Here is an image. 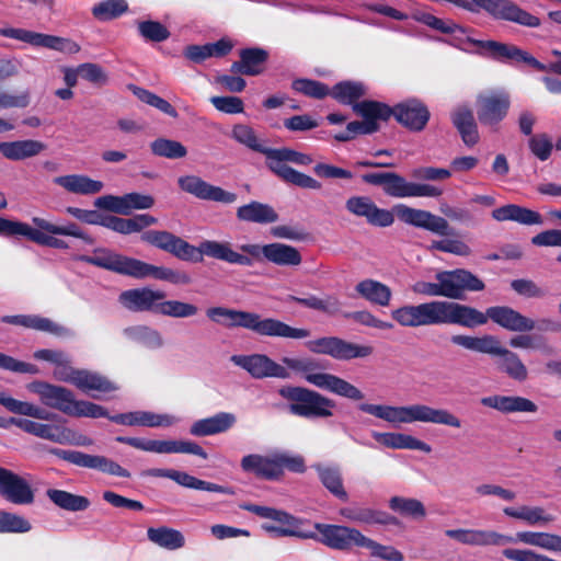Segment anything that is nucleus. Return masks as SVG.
I'll return each instance as SVG.
<instances>
[{"label":"nucleus","mask_w":561,"mask_h":561,"mask_svg":"<svg viewBox=\"0 0 561 561\" xmlns=\"http://www.w3.org/2000/svg\"><path fill=\"white\" fill-rule=\"evenodd\" d=\"M391 318L402 327L419 328L436 324H458L474 328L486 323L481 311L458 302L432 300L393 309Z\"/></svg>","instance_id":"f257e3e1"},{"label":"nucleus","mask_w":561,"mask_h":561,"mask_svg":"<svg viewBox=\"0 0 561 561\" xmlns=\"http://www.w3.org/2000/svg\"><path fill=\"white\" fill-rule=\"evenodd\" d=\"M32 222L36 228L31 227L26 222L0 217V236L25 237L36 244L60 250L68 249L69 244L55 236L79 238L88 244L94 242L93 238L87 234L77 224L71 221L57 225L41 217H33Z\"/></svg>","instance_id":"f03ea898"},{"label":"nucleus","mask_w":561,"mask_h":561,"mask_svg":"<svg viewBox=\"0 0 561 561\" xmlns=\"http://www.w3.org/2000/svg\"><path fill=\"white\" fill-rule=\"evenodd\" d=\"M445 535L466 546H503L505 543L520 542L540 548L546 551L561 552V536L545 531H518L515 538L495 530L457 528L447 529Z\"/></svg>","instance_id":"7ed1b4c3"},{"label":"nucleus","mask_w":561,"mask_h":561,"mask_svg":"<svg viewBox=\"0 0 561 561\" xmlns=\"http://www.w3.org/2000/svg\"><path fill=\"white\" fill-rule=\"evenodd\" d=\"M206 316L210 321L226 328H243L265 336L305 339L310 335L307 329L293 328L273 318L262 319L254 312L210 307L206 310Z\"/></svg>","instance_id":"20e7f679"},{"label":"nucleus","mask_w":561,"mask_h":561,"mask_svg":"<svg viewBox=\"0 0 561 561\" xmlns=\"http://www.w3.org/2000/svg\"><path fill=\"white\" fill-rule=\"evenodd\" d=\"M359 410L394 426L414 422L447 425L456 428L461 426V421L448 410L435 409L421 403L410 405L362 403Z\"/></svg>","instance_id":"39448f33"},{"label":"nucleus","mask_w":561,"mask_h":561,"mask_svg":"<svg viewBox=\"0 0 561 561\" xmlns=\"http://www.w3.org/2000/svg\"><path fill=\"white\" fill-rule=\"evenodd\" d=\"M27 390L38 396L41 402L60 412L76 417H107V411L93 402L76 400L71 390L45 381H33Z\"/></svg>","instance_id":"423d86ee"},{"label":"nucleus","mask_w":561,"mask_h":561,"mask_svg":"<svg viewBox=\"0 0 561 561\" xmlns=\"http://www.w3.org/2000/svg\"><path fill=\"white\" fill-rule=\"evenodd\" d=\"M167 252L183 261L201 262L203 260V255H206L229 264H251L248 256L239 254V252L232 249V244L227 241L204 240L196 248L173 234Z\"/></svg>","instance_id":"0eeeda50"},{"label":"nucleus","mask_w":561,"mask_h":561,"mask_svg":"<svg viewBox=\"0 0 561 561\" xmlns=\"http://www.w3.org/2000/svg\"><path fill=\"white\" fill-rule=\"evenodd\" d=\"M282 363L288 371L301 373L309 383L320 389L355 401L364 398V393L348 381L329 373H316L317 363L311 358L283 357Z\"/></svg>","instance_id":"6e6552de"},{"label":"nucleus","mask_w":561,"mask_h":561,"mask_svg":"<svg viewBox=\"0 0 561 561\" xmlns=\"http://www.w3.org/2000/svg\"><path fill=\"white\" fill-rule=\"evenodd\" d=\"M280 394L290 401V413L307 417H329L332 415L334 402L322 394L301 387L280 389Z\"/></svg>","instance_id":"1a4fd4ad"},{"label":"nucleus","mask_w":561,"mask_h":561,"mask_svg":"<svg viewBox=\"0 0 561 561\" xmlns=\"http://www.w3.org/2000/svg\"><path fill=\"white\" fill-rule=\"evenodd\" d=\"M462 9L479 12L481 9L496 19L512 21L525 26L536 27L540 24L537 16L519 9L508 0H463Z\"/></svg>","instance_id":"9d476101"},{"label":"nucleus","mask_w":561,"mask_h":561,"mask_svg":"<svg viewBox=\"0 0 561 561\" xmlns=\"http://www.w3.org/2000/svg\"><path fill=\"white\" fill-rule=\"evenodd\" d=\"M307 348L314 354H323L337 360L364 358L373 354L370 345L347 342L336 336H324L306 343Z\"/></svg>","instance_id":"9b49d317"},{"label":"nucleus","mask_w":561,"mask_h":561,"mask_svg":"<svg viewBox=\"0 0 561 561\" xmlns=\"http://www.w3.org/2000/svg\"><path fill=\"white\" fill-rule=\"evenodd\" d=\"M0 35L27 43L35 47H45L68 55L77 54L80 50V46L69 38L37 33L25 28H1Z\"/></svg>","instance_id":"f8f14e48"},{"label":"nucleus","mask_w":561,"mask_h":561,"mask_svg":"<svg viewBox=\"0 0 561 561\" xmlns=\"http://www.w3.org/2000/svg\"><path fill=\"white\" fill-rule=\"evenodd\" d=\"M230 362L245 370L254 379L279 378L287 379L290 373L280 364L265 354L232 355Z\"/></svg>","instance_id":"ddd939ff"},{"label":"nucleus","mask_w":561,"mask_h":561,"mask_svg":"<svg viewBox=\"0 0 561 561\" xmlns=\"http://www.w3.org/2000/svg\"><path fill=\"white\" fill-rule=\"evenodd\" d=\"M511 106L510 94L503 90L481 93L477 98V115L482 125L495 127L505 118Z\"/></svg>","instance_id":"4468645a"},{"label":"nucleus","mask_w":561,"mask_h":561,"mask_svg":"<svg viewBox=\"0 0 561 561\" xmlns=\"http://www.w3.org/2000/svg\"><path fill=\"white\" fill-rule=\"evenodd\" d=\"M435 278L439 282L442 297L449 299L462 298L465 290L479 291L484 288V284L478 277L461 268L439 272Z\"/></svg>","instance_id":"2eb2a0df"},{"label":"nucleus","mask_w":561,"mask_h":561,"mask_svg":"<svg viewBox=\"0 0 561 561\" xmlns=\"http://www.w3.org/2000/svg\"><path fill=\"white\" fill-rule=\"evenodd\" d=\"M262 153L266 157V164L271 171L283 181L302 188H321L319 181L287 165V159H285V153L282 148L272 149L266 147Z\"/></svg>","instance_id":"dca6fc26"},{"label":"nucleus","mask_w":561,"mask_h":561,"mask_svg":"<svg viewBox=\"0 0 561 561\" xmlns=\"http://www.w3.org/2000/svg\"><path fill=\"white\" fill-rule=\"evenodd\" d=\"M262 153L266 157V164L271 171L283 181L302 188H321L319 181L287 165V159H285V153L282 148L272 149L266 147Z\"/></svg>","instance_id":"f3484780"},{"label":"nucleus","mask_w":561,"mask_h":561,"mask_svg":"<svg viewBox=\"0 0 561 561\" xmlns=\"http://www.w3.org/2000/svg\"><path fill=\"white\" fill-rule=\"evenodd\" d=\"M53 455L72 463L78 467L82 468H89V469H96L102 472L116 476V477H123V478H129L130 473L128 470L123 468L117 462L113 461L112 459H108L104 456H98V455H89L82 451L78 450H64L58 448H51L49 450Z\"/></svg>","instance_id":"a211bd4d"},{"label":"nucleus","mask_w":561,"mask_h":561,"mask_svg":"<svg viewBox=\"0 0 561 561\" xmlns=\"http://www.w3.org/2000/svg\"><path fill=\"white\" fill-rule=\"evenodd\" d=\"M353 107L363 117V121L347 124L346 129L351 133L352 137L375 133L379 128L378 122L387 121L391 116L389 106L375 101H363L356 103Z\"/></svg>","instance_id":"6ab92c4d"},{"label":"nucleus","mask_w":561,"mask_h":561,"mask_svg":"<svg viewBox=\"0 0 561 561\" xmlns=\"http://www.w3.org/2000/svg\"><path fill=\"white\" fill-rule=\"evenodd\" d=\"M393 210L398 218L408 225L428 230L438 236L450 234L448 221L431 211L412 208L403 204L397 205Z\"/></svg>","instance_id":"aec40b11"},{"label":"nucleus","mask_w":561,"mask_h":561,"mask_svg":"<svg viewBox=\"0 0 561 561\" xmlns=\"http://www.w3.org/2000/svg\"><path fill=\"white\" fill-rule=\"evenodd\" d=\"M0 495L14 505H31L35 492L31 484L18 473L0 467Z\"/></svg>","instance_id":"412c9836"},{"label":"nucleus","mask_w":561,"mask_h":561,"mask_svg":"<svg viewBox=\"0 0 561 561\" xmlns=\"http://www.w3.org/2000/svg\"><path fill=\"white\" fill-rule=\"evenodd\" d=\"M182 191L203 201H211L222 204H232L237 201V194L215 186L196 175H184L178 180Z\"/></svg>","instance_id":"4be33fe9"},{"label":"nucleus","mask_w":561,"mask_h":561,"mask_svg":"<svg viewBox=\"0 0 561 561\" xmlns=\"http://www.w3.org/2000/svg\"><path fill=\"white\" fill-rule=\"evenodd\" d=\"M165 297L167 294L163 290L142 287L123 291L118 300L130 311H149L160 314L161 304Z\"/></svg>","instance_id":"5701e85b"},{"label":"nucleus","mask_w":561,"mask_h":561,"mask_svg":"<svg viewBox=\"0 0 561 561\" xmlns=\"http://www.w3.org/2000/svg\"><path fill=\"white\" fill-rule=\"evenodd\" d=\"M321 535L320 541L337 550H350L353 547H362L365 535L356 528L340 525L316 524Z\"/></svg>","instance_id":"b1692460"},{"label":"nucleus","mask_w":561,"mask_h":561,"mask_svg":"<svg viewBox=\"0 0 561 561\" xmlns=\"http://www.w3.org/2000/svg\"><path fill=\"white\" fill-rule=\"evenodd\" d=\"M348 213L356 217H363L366 221L376 227H389L393 224L392 211L379 208L368 196H352L345 203Z\"/></svg>","instance_id":"393cba45"},{"label":"nucleus","mask_w":561,"mask_h":561,"mask_svg":"<svg viewBox=\"0 0 561 561\" xmlns=\"http://www.w3.org/2000/svg\"><path fill=\"white\" fill-rule=\"evenodd\" d=\"M10 423L23 432L56 444L72 443L73 432L60 424L39 423L28 419L12 417Z\"/></svg>","instance_id":"a878e982"},{"label":"nucleus","mask_w":561,"mask_h":561,"mask_svg":"<svg viewBox=\"0 0 561 561\" xmlns=\"http://www.w3.org/2000/svg\"><path fill=\"white\" fill-rule=\"evenodd\" d=\"M390 111L400 124L413 131L423 130L430 119L427 106L417 99L403 101Z\"/></svg>","instance_id":"bb28decb"},{"label":"nucleus","mask_w":561,"mask_h":561,"mask_svg":"<svg viewBox=\"0 0 561 561\" xmlns=\"http://www.w3.org/2000/svg\"><path fill=\"white\" fill-rule=\"evenodd\" d=\"M481 313L486 320L491 319L494 323L512 332H530L536 328L535 320L506 306L490 307L485 313Z\"/></svg>","instance_id":"cd10ccee"},{"label":"nucleus","mask_w":561,"mask_h":561,"mask_svg":"<svg viewBox=\"0 0 561 561\" xmlns=\"http://www.w3.org/2000/svg\"><path fill=\"white\" fill-rule=\"evenodd\" d=\"M78 261L130 276L133 257L115 253L105 248L93 250L91 255H78Z\"/></svg>","instance_id":"c85d7f7f"},{"label":"nucleus","mask_w":561,"mask_h":561,"mask_svg":"<svg viewBox=\"0 0 561 561\" xmlns=\"http://www.w3.org/2000/svg\"><path fill=\"white\" fill-rule=\"evenodd\" d=\"M110 420L122 425L147 427H170L180 422V419L175 415L150 411L121 413L110 416Z\"/></svg>","instance_id":"c756f323"},{"label":"nucleus","mask_w":561,"mask_h":561,"mask_svg":"<svg viewBox=\"0 0 561 561\" xmlns=\"http://www.w3.org/2000/svg\"><path fill=\"white\" fill-rule=\"evenodd\" d=\"M244 472L252 473L257 478L268 481L280 479V470L277 463V451L264 456L260 454H249L242 457L240 462Z\"/></svg>","instance_id":"7c9ffc66"},{"label":"nucleus","mask_w":561,"mask_h":561,"mask_svg":"<svg viewBox=\"0 0 561 561\" xmlns=\"http://www.w3.org/2000/svg\"><path fill=\"white\" fill-rule=\"evenodd\" d=\"M130 276L135 278L152 277L174 285H187L191 283V277L185 272L151 265L137 259L133 261Z\"/></svg>","instance_id":"2f4dec72"},{"label":"nucleus","mask_w":561,"mask_h":561,"mask_svg":"<svg viewBox=\"0 0 561 561\" xmlns=\"http://www.w3.org/2000/svg\"><path fill=\"white\" fill-rule=\"evenodd\" d=\"M365 183L382 186L383 192L396 198L410 197L411 182L393 172H373L362 176Z\"/></svg>","instance_id":"473e14b6"},{"label":"nucleus","mask_w":561,"mask_h":561,"mask_svg":"<svg viewBox=\"0 0 561 561\" xmlns=\"http://www.w3.org/2000/svg\"><path fill=\"white\" fill-rule=\"evenodd\" d=\"M491 355L497 357L495 362L496 368L511 379L522 382L528 378L527 367L522 362L519 355L501 346L499 340L496 341Z\"/></svg>","instance_id":"72a5a7b5"},{"label":"nucleus","mask_w":561,"mask_h":561,"mask_svg":"<svg viewBox=\"0 0 561 561\" xmlns=\"http://www.w3.org/2000/svg\"><path fill=\"white\" fill-rule=\"evenodd\" d=\"M237 423V416L230 412H218L211 416L195 421L190 433L196 437L213 436L228 432Z\"/></svg>","instance_id":"f704fd0d"},{"label":"nucleus","mask_w":561,"mask_h":561,"mask_svg":"<svg viewBox=\"0 0 561 561\" xmlns=\"http://www.w3.org/2000/svg\"><path fill=\"white\" fill-rule=\"evenodd\" d=\"M144 451L156 454H191L207 459V453L193 440L145 439Z\"/></svg>","instance_id":"c9c22d12"},{"label":"nucleus","mask_w":561,"mask_h":561,"mask_svg":"<svg viewBox=\"0 0 561 561\" xmlns=\"http://www.w3.org/2000/svg\"><path fill=\"white\" fill-rule=\"evenodd\" d=\"M158 219L149 214H139L131 218H122L116 216H104L100 226L111 229L122 234L140 232L145 228L153 226Z\"/></svg>","instance_id":"e433bc0d"},{"label":"nucleus","mask_w":561,"mask_h":561,"mask_svg":"<svg viewBox=\"0 0 561 561\" xmlns=\"http://www.w3.org/2000/svg\"><path fill=\"white\" fill-rule=\"evenodd\" d=\"M240 60L231 65V72L244 76H257L263 72L264 65L268 59V51L260 48H244L239 53Z\"/></svg>","instance_id":"4c0bfd02"},{"label":"nucleus","mask_w":561,"mask_h":561,"mask_svg":"<svg viewBox=\"0 0 561 561\" xmlns=\"http://www.w3.org/2000/svg\"><path fill=\"white\" fill-rule=\"evenodd\" d=\"M53 181L68 193L77 195H94L104 187L103 182L93 180L84 174L56 176Z\"/></svg>","instance_id":"58836bf2"},{"label":"nucleus","mask_w":561,"mask_h":561,"mask_svg":"<svg viewBox=\"0 0 561 561\" xmlns=\"http://www.w3.org/2000/svg\"><path fill=\"white\" fill-rule=\"evenodd\" d=\"M481 404L495 409L502 413L537 411V405L527 398L518 396H490L481 399Z\"/></svg>","instance_id":"ea45409f"},{"label":"nucleus","mask_w":561,"mask_h":561,"mask_svg":"<svg viewBox=\"0 0 561 561\" xmlns=\"http://www.w3.org/2000/svg\"><path fill=\"white\" fill-rule=\"evenodd\" d=\"M356 294L371 305L388 307L392 298L390 287L379 280L365 278L355 286Z\"/></svg>","instance_id":"a19ab883"},{"label":"nucleus","mask_w":561,"mask_h":561,"mask_svg":"<svg viewBox=\"0 0 561 561\" xmlns=\"http://www.w3.org/2000/svg\"><path fill=\"white\" fill-rule=\"evenodd\" d=\"M373 437L383 445L385 447L392 449H410L420 450L423 453H431L432 447L425 442L408 434L403 433H379L373 432Z\"/></svg>","instance_id":"79ce46f5"},{"label":"nucleus","mask_w":561,"mask_h":561,"mask_svg":"<svg viewBox=\"0 0 561 561\" xmlns=\"http://www.w3.org/2000/svg\"><path fill=\"white\" fill-rule=\"evenodd\" d=\"M45 148V144L33 139L0 142V153L12 161L35 157L44 151Z\"/></svg>","instance_id":"37998d69"},{"label":"nucleus","mask_w":561,"mask_h":561,"mask_svg":"<svg viewBox=\"0 0 561 561\" xmlns=\"http://www.w3.org/2000/svg\"><path fill=\"white\" fill-rule=\"evenodd\" d=\"M503 513L505 516L522 520L529 526L542 527L551 524L554 520V517L547 513L542 506H507L503 508Z\"/></svg>","instance_id":"c03bdc74"},{"label":"nucleus","mask_w":561,"mask_h":561,"mask_svg":"<svg viewBox=\"0 0 561 561\" xmlns=\"http://www.w3.org/2000/svg\"><path fill=\"white\" fill-rule=\"evenodd\" d=\"M1 321L36 331L48 332L55 335H64L67 331L66 328L55 323L50 319L36 314L4 316Z\"/></svg>","instance_id":"a18cd8bd"},{"label":"nucleus","mask_w":561,"mask_h":561,"mask_svg":"<svg viewBox=\"0 0 561 561\" xmlns=\"http://www.w3.org/2000/svg\"><path fill=\"white\" fill-rule=\"evenodd\" d=\"M340 515L350 522L367 525H389L396 523V518L389 514L363 506L342 507Z\"/></svg>","instance_id":"49530a36"},{"label":"nucleus","mask_w":561,"mask_h":561,"mask_svg":"<svg viewBox=\"0 0 561 561\" xmlns=\"http://www.w3.org/2000/svg\"><path fill=\"white\" fill-rule=\"evenodd\" d=\"M478 55L494 59L500 62L518 64L522 49L514 45H508L495 41H482L478 43Z\"/></svg>","instance_id":"de8ad7c7"},{"label":"nucleus","mask_w":561,"mask_h":561,"mask_svg":"<svg viewBox=\"0 0 561 561\" xmlns=\"http://www.w3.org/2000/svg\"><path fill=\"white\" fill-rule=\"evenodd\" d=\"M237 218L240 221L266 225L276 222L278 215L272 206L253 201L237 209Z\"/></svg>","instance_id":"09e8293b"},{"label":"nucleus","mask_w":561,"mask_h":561,"mask_svg":"<svg viewBox=\"0 0 561 561\" xmlns=\"http://www.w3.org/2000/svg\"><path fill=\"white\" fill-rule=\"evenodd\" d=\"M451 121L468 147H472L479 141L478 127L471 110L457 107L451 114Z\"/></svg>","instance_id":"8fccbe9b"},{"label":"nucleus","mask_w":561,"mask_h":561,"mask_svg":"<svg viewBox=\"0 0 561 561\" xmlns=\"http://www.w3.org/2000/svg\"><path fill=\"white\" fill-rule=\"evenodd\" d=\"M0 404L3 405L8 411L15 414H21L45 421L56 419V415L54 413L48 412L45 409L35 405L31 402L16 400L12 397H9L4 392H0Z\"/></svg>","instance_id":"3c124183"},{"label":"nucleus","mask_w":561,"mask_h":561,"mask_svg":"<svg viewBox=\"0 0 561 561\" xmlns=\"http://www.w3.org/2000/svg\"><path fill=\"white\" fill-rule=\"evenodd\" d=\"M71 385L85 393H91L92 391L110 392L116 389L105 377L85 369H79L78 373H76Z\"/></svg>","instance_id":"603ef678"},{"label":"nucleus","mask_w":561,"mask_h":561,"mask_svg":"<svg viewBox=\"0 0 561 561\" xmlns=\"http://www.w3.org/2000/svg\"><path fill=\"white\" fill-rule=\"evenodd\" d=\"M46 496L57 507L68 512H82L91 505L88 497L59 489H48Z\"/></svg>","instance_id":"864d4df0"},{"label":"nucleus","mask_w":561,"mask_h":561,"mask_svg":"<svg viewBox=\"0 0 561 561\" xmlns=\"http://www.w3.org/2000/svg\"><path fill=\"white\" fill-rule=\"evenodd\" d=\"M285 516L287 518H282L280 519H273L274 522L278 523V524H287V528H280L279 525H273V524H268V523H265L262 525V528L273 535L274 537H287V536H290V537H297V538H302V539H310V538H316V534L312 533V531H306V530H301L299 528V519L296 518L295 516L288 514L285 512Z\"/></svg>","instance_id":"5fc2aeb1"},{"label":"nucleus","mask_w":561,"mask_h":561,"mask_svg":"<svg viewBox=\"0 0 561 561\" xmlns=\"http://www.w3.org/2000/svg\"><path fill=\"white\" fill-rule=\"evenodd\" d=\"M124 335L149 350H158L163 346L160 332L148 325H133L124 329Z\"/></svg>","instance_id":"6e6d98bb"},{"label":"nucleus","mask_w":561,"mask_h":561,"mask_svg":"<svg viewBox=\"0 0 561 561\" xmlns=\"http://www.w3.org/2000/svg\"><path fill=\"white\" fill-rule=\"evenodd\" d=\"M319 479L323 486L335 497L347 501L348 494L344 489L342 473L337 467L316 466Z\"/></svg>","instance_id":"4d7b16f0"},{"label":"nucleus","mask_w":561,"mask_h":561,"mask_svg":"<svg viewBox=\"0 0 561 561\" xmlns=\"http://www.w3.org/2000/svg\"><path fill=\"white\" fill-rule=\"evenodd\" d=\"M147 537L151 542L168 550H176L185 545V538L181 531L165 526L149 528Z\"/></svg>","instance_id":"13d9d810"},{"label":"nucleus","mask_w":561,"mask_h":561,"mask_svg":"<svg viewBox=\"0 0 561 561\" xmlns=\"http://www.w3.org/2000/svg\"><path fill=\"white\" fill-rule=\"evenodd\" d=\"M299 251L285 243H270L267 261L282 266H297L301 263Z\"/></svg>","instance_id":"bf43d9fd"},{"label":"nucleus","mask_w":561,"mask_h":561,"mask_svg":"<svg viewBox=\"0 0 561 561\" xmlns=\"http://www.w3.org/2000/svg\"><path fill=\"white\" fill-rule=\"evenodd\" d=\"M366 93V88L362 82L343 81L333 87L330 95L342 104H356V101Z\"/></svg>","instance_id":"052dcab7"},{"label":"nucleus","mask_w":561,"mask_h":561,"mask_svg":"<svg viewBox=\"0 0 561 561\" xmlns=\"http://www.w3.org/2000/svg\"><path fill=\"white\" fill-rule=\"evenodd\" d=\"M389 507L393 512L413 519H423L426 516L423 503L412 497L392 496L389 500Z\"/></svg>","instance_id":"680f3d73"},{"label":"nucleus","mask_w":561,"mask_h":561,"mask_svg":"<svg viewBox=\"0 0 561 561\" xmlns=\"http://www.w3.org/2000/svg\"><path fill=\"white\" fill-rule=\"evenodd\" d=\"M453 344L461 346L469 351L479 353L490 354L497 339L493 335H484L482 337H476L470 335L457 334L450 337Z\"/></svg>","instance_id":"e2e57ef3"},{"label":"nucleus","mask_w":561,"mask_h":561,"mask_svg":"<svg viewBox=\"0 0 561 561\" xmlns=\"http://www.w3.org/2000/svg\"><path fill=\"white\" fill-rule=\"evenodd\" d=\"M151 152L165 159H181L187 154V149L178 140L157 138L150 144Z\"/></svg>","instance_id":"0e129e2a"},{"label":"nucleus","mask_w":561,"mask_h":561,"mask_svg":"<svg viewBox=\"0 0 561 561\" xmlns=\"http://www.w3.org/2000/svg\"><path fill=\"white\" fill-rule=\"evenodd\" d=\"M31 530L32 524L27 518L0 510V534H25Z\"/></svg>","instance_id":"69168bd1"},{"label":"nucleus","mask_w":561,"mask_h":561,"mask_svg":"<svg viewBox=\"0 0 561 561\" xmlns=\"http://www.w3.org/2000/svg\"><path fill=\"white\" fill-rule=\"evenodd\" d=\"M360 548L368 549L373 558H379L385 561L404 560L403 553L394 547L381 545L366 536L364 537Z\"/></svg>","instance_id":"338daca9"},{"label":"nucleus","mask_w":561,"mask_h":561,"mask_svg":"<svg viewBox=\"0 0 561 561\" xmlns=\"http://www.w3.org/2000/svg\"><path fill=\"white\" fill-rule=\"evenodd\" d=\"M127 10L125 0H105L92 8V14L99 20L107 21L122 15Z\"/></svg>","instance_id":"774afa93"}]
</instances>
